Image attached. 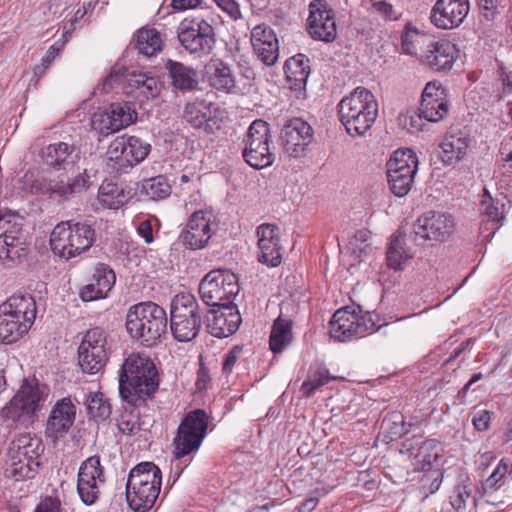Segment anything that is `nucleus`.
Segmentation results:
<instances>
[{"label":"nucleus","instance_id":"obj_12","mask_svg":"<svg viewBox=\"0 0 512 512\" xmlns=\"http://www.w3.org/2000/svg\"><path fill=\"white\" fill-rule=\"evenodd\" d=\"M242 156L245 162L254 169L270 167L275 161L271 149L272 136L269 124L261 119L253 121L243 140Z\"/></svg>","mask_w":512,"mask_h":512},{"label":"nucleus","instance_id":"obj_28","mask_svg":"<svg viewBox=\"0 0 512 512\" xmlns=\"http://www.w3.org/2000/svg\"><path fill=\"white\" fill-rule=\"evenodd\" d=\"M116 282L113 269L105 263H97L93 268L89 283L79 291V297L85 302L104 299Z\"/></svg>","mask_w":512,"mask_h":512},{"label":"nucleus","instance_id":"obj_20","mask_svg":"<svg viewBox=\"0 0 512 512\" xmlns=\"http://www.w3.org/2000/svg\"><path fill=\"white\" fill-rule=\"evenodd\" d=\"M216 231L215 217L209 210H197L191 214L179 235L184 247L191 250L202 249Z\"/></svg>","mask_w":512,"mask_h":512},{"label":"nucleus","instance_id":"obj_23","mask_svg":"<svg viewBox=\"0 0 512 512\" xmlns=\"http://www.w3.org/2000/svg\"><path fill=\"white\" fill-rule=\"evenodd\" d=\"M469 12V0H437L429 18L436 28L452 30L464 22Z\"/></svg>","mask_w":512,"mask_h":512},{"label":"nucleus","instance_id":"obj_14","mask_svg":"<svg viewBox=\"0 0 512 512\" xmlns=\"http://www.w3.org/2000/svg\"><path fill=\"white\" fill-rule=\"evenodd\" d=\"M239 290L238 277L226 269L210 271L199 284L202 301L213 308L233 304Z\"/></svg>","mask_w":512,"mask_h":512},{"label":"nucleus","instance_id":"obj_16","mask_svg":"<svg viewBox=\"0 0 512 512\" xmlns=\"http://www.w3.org/2000/svg\"><path fill=\"white\" fill-rule=\"evenodd\" d=\"M110 345L108 334L100 327H94L86 331L78 347V361L83 372L96 374L106 365Z\"/></svg>","mask_w":512,"mask_h":512},{"label":"nucleus","instance_id":"obj_35","mask_svg":"<svg viewBox=\"0 0 512 512\" xmlns=\"http://www.w3.org/2000/svg\"><path fill=\"white\" fill-rule=\"evenodd\" d=\"M45 163L55 169L68 170L79 159L74 145L66 142L53 143L42 150Z\"/></svg>","mask_w":512,"mask_h":512},{"label":"nucleus","instance_id":"obj_50","mask_svg":"<svg viewBox=\"0 0 512 512\" xmlns=\"http://www.w3.org/2000/svg\"><path fill=\"white\" fill-rule=\"evenodd\" d=\"M0 229L2 230V233L0 234V237H7L9 238H26L23 229L22 224L18 222V218L13 215L4 216L0 218Z\"/></svg>","mask_w":512,"mask_h":512},{"label":"nucleus","instance_id":"obj_41","mask_svg":"<svg viewBox=\"0 0 512 512\" xmlns=\"http://www.w3.org/2000/svg\"><path fill=\"white\" fill-rule=\"evenodd\" d=\"M469 147L468 139L459 134L447 135L440 144L442 161L455 164L465 157Z\"/></svg>","mask_w":512,"mask_h":512},{"label":"nucleus","instance_id":"obj_6","mask_svg":"<svg viewBox=\"0 0 512 512\" xmlns=\"http://www.w3.org/2000/svg\"><path fill=\"white\" fill-rule=\"evenodd\" d=\"M44 451L42 441L31 433L15 437L7 451L5 475L15 481L32 479L38 471L39 457Z\"/></svg>","mask_w":512,"mask_h":512},{"label":"nucleus","instance_id":"obj_39","mask_svg":"<svg viewBox=\"0 0 512 512\" xmlns=\"http://www.w3.org/2000/svg\"><path fill=\"white\" fill-rule=\"evenodd\" d=\"M431 39L411 24L405 26L401 35V49L406 55L415 57L419 62Z\"/></svg>","mask_w":512,"mask_h":512},{"label":"nucleus","instance_id":"obj_55","mask_svg":"<svg viewBox=\"0 0 512 512\" xmlns=\"http://www.w3.org/2000/svg\"><path fill=\"white\" fill-rule=\"evenodd\" d=\"M506 0H476L477 6L487 20H494L505 7Z\"/></svg>","mask_w":512,"mask_h":512},{"label":"nucleus","instance_id":"obj_33","mask_svg":"<svg viewBox=\"0 0 512 512\" xmlns=\"http://www.w3.org/2000/svg\"><path fill=\"white\" fill-rule=\"evenodd\" d=\"M76 416V407L68 397L62 398L53 406L46 423L48 437L58 439L68 433Z\"/></svg>","mask_w":512,"mask_h":512},{"label":"nucleus","instance_id":"obj_47","mask_svg":"<svg viewBox=\"0 0 512 512\" xmlns=\"http://www.w3.org/2000/svg\"><path fill=\"white\" fill-rule=\"evenodd\" d=\"M183 118L194 128H203L206 132L212 131V127L208 123L207 107L203 102H193L186 104Z\"/></svg>","mask_w":512,"mask_h":512},{"label":"nucleus","instance_id":"obj_4","mask_svg":"<svg viewBox=\"0 0 512 512\" xmlns=\"http://www.w3.org/2000/svg\"><path fill=\"white\" fill-rule=\"evenodd\" d=\"M37 308L29 294H14L0 305V343H14L32 327Z\"/></svg>","mask_w":512,"mask_h":512},{"label":"nucleus","instance_id":"obj_24","mask_svg":"<svg viewBox=\"0 0 512 512\" xmlns=\"http://www.w3.org/2000/svg\"><path fill=\"white\" fill-rule=\"evenodd\" d=\"M455 228L456 222L452 215L428 212L418 219L415 233L425 240L444 242L451 237Z\"/></svg>","mask_w":512,"mask_h":512},{"label":"nucleus","instance_id":"obj_64","mask_svg":"<svg viewBox=\"0 0 512 512\" xmlns=\"http://www.w3.org/2000/svg\"><path fill=\"white\" fill-rule=\"evenodd\" d=\"M201 0H172V6L175 10H187L196 8Z\"/></svg>","mask_w":512,"mask_h":512},{"label":"nucleus","instance_id":"obj_46","mask_svg":"<svg viewBox=\"0 0 512 512\" xmlns=\"http://www.w3.org/2000/svg\"><path fill=\"white\" fill-rule=\"evenodd\" d=\"M26 238L0 237V260L3 262H14L26 255Z\"/></svg>","mask_w":512,"mask_h":512},{"label":"nucleus","instance_id":"obj_10","mask_svg":"<svg viewBox=\"0 0 512 512\" xmlns=\"http://www.w3.org/2000/svg\"><path fill=\"white\" fill-rule=\"evenodd\" d=\"M91 186L87 168L69 181L59 176L35 178L33 172L24 175V188L33 194L48 195L57 201H67L77 194L87 191Z\"/></svg>","mask_w":512,"mask_h":512},{"label":"nucleus","instance_id":"obj_43","mask_svg":"<svg viewBox=\"0 0 512 512\" xmlns=\"http://www.w3.org/2000/svg\"><path fill=\"white\" fill-rule=\"evenodd\" d=\"M292 341V322L279 316L273 323L269 347L273 353L282 352Z\"/></svg>","mask_w":512,"mask_h":512},{"label":"nucleus","instance_id":"obj_63","mask_svg":"<svg viewBox=\"0 0 512 512\" xmlns=\"http://www.w3.org/2000/svg\"><path fill=\"white\" fill-rule=\"evenodd\" d=\"M215 2L233 18H237L239 16L240 11L233 0H215Z\"/></svg>","mask_w":512,"mask_h":512},{"label":"nucleus","instance_id":"obj_26","mask_svg":"<svg viewBox=\"0 0 512 512\" xmlns=\"http://www.w3.org/2000/svg\"><path fill=\"white\" fill-rule=\"evenodd\" d=\"M308 29L315 39L330 42L337 35L336 22L331 9L323 0H314L309 5Z\"/></svg>","mask_w":512,"mask_h":512},{"label":"nucleus","instance_id":"obj_5","mask_svg":"<svg viewBox=\"0 0 512 512\" xmlns=\"http://www.w3.org/2000/svg\"><path fill=\"white\" fill-rule=\"evenodd\" d=\"M162 485L161 470L152 462L136 465L129 473L126 499L136 512H147L155 504Z\"/></svg>","mask_w":512,"mask_h":512},{"label":"nucleus","instance_id":"obj_21","mask_svg":"<svg viewBox=\"0 0 512 512\" xmlns=\"http://www.w3.org/2000/svg\"><path fill=\"white\" fill-rule=\"evenodd\" d=\"M104 483L105 475L100 459L96 456L86 459L78 472L77 492L81 501L86 505L94 504Z\"/></svg>","mask_w":512,"mask_h":512},{"label":"nucleus","instance_id":"obj_40","mask_svg":"<svg viewBox=\"0 0 512 512\" xmlns=\"http://www.w3.org/2000/svg\"><path fill=\"white\" fill-rule=\"evenodd\" d=\"M135 48L145 57L156 56L163 47V40L157 29L142 27L134 35Z\"/></svg>","mask_w":512,"mask_h":512},{"label":"nucleus","instance_id":"obj_57","mask_svg":"<svg viewBox=\"0 0 512 512\" xmlns=\"http://www.w3.org/2000/svg\"><path fill=\"white\" fill-rule=\"evenodd\" d=\"M509 462L506 459H501L492 474L486 480V485L489 488L496 487L504 476L508 473Z\"/></svg>","mask_w":512,"mask_h":512},{"label":"nucleus","instance_id":"obj_30","mask_svg":"<svg viewBox=\"0 0 512 512\" xmlns=\"http://www.w3.org/2000/svg\"><path fill=\"white\" fill-rule=\"evenodd\" d=\"M251 44L258 59L267 66L276 63L279 57V44L274 30L259 24L251 31Z\"/></svg>","mask_w":512,"mask_h":512},{"label":"nucleus","instance_id":"obj_8","mask_svg":"<svg viewBox=\"0 0 512 512\" xmlns=\"http://www.w3.org/2000/svg\"><path fill=\"white\" fill-rule=\"evenodd\" d=\"M383 325L377 314L346 306L333 314L329 334L335 341L349 342L371 335Z\"/></svg>","mask_w":512,"mask_h":512},{"label":"nucleus","instance_id":"obj_37","mask_svg":"<svg viewBox=\"0 0 512 512\" xmlns=\"http://www.w3.org/2000/svg\"><path fill=\"white\" fill-rule=\"evenodd\" d=\"M285 74L287 82L292 90L304 89L310 74L308 58L303 54L290 57L285 62Z\"/></svg>","mask_w":512,"mask_h":512},{"label":"nucleus","instance_id":"obj_38","mask_svg":"<svg viewBox=\"0 0 512 512\" xmlns=\"http://www.w3.org/2000/svg\"><path fill=\"white\" fill-rule=\"evenodd\" d=\"M132 198L130 190L123 184L104 181L98 190L99 203L108 209H119Z\"/></svg>","mask_w":512,"mask_h":512},{"label":"nucleus","instance_id":"obj_61","mask_svg":"<svg viewBox=\"0 0 512 512\" xmlns=\"http://www.w3.org/2000/svg\"><path fill=\"white\" fill-rule=\"evenodd\" d=\"M490 420V412L487 410H480L474 414L472 423L476 430L485 431L489 428Z\"/></svg>","mask_w":512,"mask_h":512},{"label":"nucleus","instance_id":"obj_49","mask_svg":"<svg viewBox=\"0 0 512 512\" xmlns=\"http://www.w3.org/2000/svg\"><path fill=\"white\" fill-rule=\"evenodd\" d=\"M87 410L90 417L95 420H104L109 417L111 407L102 393H94L87 399Z\"/></svg>","mask_w":512,"mask_h":512},{"label":"nucleus","instance_id":"obj_32","mask_svg":"<svg viewBox=\"0 0 512 512\" xmlns=\"http://www.w3.org/2000/svg\"><path fill=\"white\" fill-rule=\"evenodd\" d=\"M241 323V316L233 304L217 306L208 315L207 328L211 335L223 338L234 334Z\"/></svg>","mask_w":512,"mask_h":512},{"label":"nucleus","instance_id":"obj_27","mask_svg":"<svg viewBox=\"0 0 512 512\" xmlns=\"http://www.w3.org/2000/svg\"><path fill=\"white\" fill-rule=\"evenodd\" d=\"M449 111L445 87L438 81L428 82L423 90L420 112L430 122H439Z\"/></svg>","mask_w":512,"mask_h":512},{"label":"nucleus","instance_id":"obj_58","mask_svg":"<svg viewBox=\"0 0 512 512\" xmlns=\"http://www.w3.org/2000/svg\"><path fill=\"white\" fill-rule=\"evenodd\" d=\"M372 8L385 20H397L399 17L393 6L385 1L373 3Z\"/></svg>","mask_w":512,"mask_h":512},{"label":"nucleus","instance_id":"obj_9","mask_svg":"<svg viewBox=\"0 0 512 512\" xmlns=\"http://www.w3.org/2000/svg\"><path fill=\"white\" fill-rule=\"evenodd\" d=\"M95 240V232L83 222L64 221L57 224L50 235L51 250L58 257L69 260L87 251Z\"/></svg>","mask_w":512,"mask_h":512},{"label":"nucleus","instance_id":"obj_44","mask_svg":"<svg viewBox=\"0 0 512 512\" xmlns=\"http://www.w3.org/2000/svg\"><path fill=\"white\" fill-rule=\"evenodd\" d=\"M336 379L329 374L328 369L323 366H311L306 380L302 383L300 392L305 397L312 396L321 387L329 383L331 380Z\"/></svg>","mask_w":512,"mask_h":512},{"label":"nucleus","instance_id":"obj_11","mask_svg":"<svg viewBox=\"0 0 512 512\" xmlns=\"http://www.w3.org/2000/svg\"><path fill=\"white\" fill-rule=\"evenodd\" d=\"M202 325V315L195 296L188 292L175 295L171 302L170 328L179 342H189L197 337Z\"/></svg>","mask_w":512,"mask_h":512},{"label":"nucleus","instance_id":"obj_34","mask_svg":"<svg viewBox=\"0 0 512 512\" xmlns=\"http://www.w3.org/2000/svg\"><path fill=\"white\" fill-rule=\"evenodd\" d=\"M208 84L215 90L225 94H238L236 76L229 64L221 59H211L205 66Z\"/></svg>","mask_w":512,"mask_h":512},{"label":"nucleus","instance_id":"obj_62","mask_svg":"<svg viewBox=\"0 0 512 512\" xmlns=\"http://www.w3.org/2000/svg\"><path fill=\"white\" fill-rule=\"evenodd\" d=\"M137 232L146 243L153 242V229L150 221L146 220L141 222L137 228Z\"/></svg>","mask_w":512,"mask_h":512},{"label":"nucleus","instance_id":"obj_52","mask_svg":"<svg viewBox=\"0 0 512 512\" xmlns=\"http://www.w3.org/2000/svg\"><path fill=\"white\" fill-rule=\"evenodd\" d=\"M449 498L452 507L458 512H463L466 510L467 502L471 500V490L467 485L459 484L455 486Z\"/></svg>","mask_w":512,"mask_h":512},{"label":"nucleus","instance_id":"obj_42","mask_svg":"<svg viewBox=\"0 0 512 512\" xmlns=\"http://www.w3.org/2000/svg\"><path fill=\"white\" fill-rule=\"evenodd\" d=\"M166 69L169 71V76L175 88L192 90L197 86V73L194 69L172 60L166 63Z\"/></svg>","mask_w":512,"mask_h":512},{"label":"nucleus","instance_id":"obj_2","mask_svg":"<svg viewBox=\"0 0 512 512\" xmlns=\"http://www.w3.org/2000/svg\"><path fill=\"white\" fill-rule=\"evenodd\" d=\"M379 105L374 94L365 87H357L338 104L340 122L352 137L363 136L375 123Z\"/></svg>","mask_w":512,"mask_h":512},{"label":"nucleus","instance_id":"obj_56","mask_svg":"<svg viewBox=\"0 0 512 512\" xmlns=\"http://www.w3.org/2000/svg\"><path fill=\"white\" fill-rule=\"evenodd\" d=\"M423 118L424 117L421 112H408L400 115L399 120L404 129L410 133H416L422 130Z\"/></svg>","mask_w":512,"mask_h":512},{"label":"nucleus","instance_id":"obj_19","mask_svg":"<svg viewBox=\"0 0 512 512\" xmlns=\"http://www.w3.org/2000/svg\"><path fill=\"white\" fill-rule=\"evenodd\" d=\"M151 146L136 136L127 134L116 137L109 145L107 157L114 162L117 171L126 172L141 163L149 154Z\"/></svg>","mask_w":512,"mask_h":512},{"label":"nucleus","instance_id":"obj_1","mask_svg":"<svg viewBox=\"0 0 512 512\" xmlns=\"http://www.w3.org/2000/svg\"><path fill=\"white\" fill-rule=\"evenodd\" d=\"M159 376L154 362L143 353L130 354L119 371V392L128 403L138 406L158 389Z\"/></svg>","mask_w":512,"mask_h":512},{"label":"nucleus","instance_id":"obj_29","mask_svg":"<svg viewBox=\"0 0 512 512\" xmlns=\"http://www.w3.org/2000/svg\"><path fill=\"white\" fill-rule=\"evenodd\" d=\"M258 237L259 256L262 264L270 267H277L282 261V246L279 239V228L270 223L258 226L256 230Z\"/></svg>","mask_w":512,"mask_h":512},{"label":"nucleus","instance_id":"obj_60","mask_svg":"<svg viewBox=\"0 0 512 512\" xmlns=\"http://www.w3.org/2000/svg\"><path fill=\"white\" fill-rule=\"evenodd\" d=\"M35 512H62L58 498L46 497L37 506Z\"/></svg>","mask_w":512,"mask_h":512},{"label":"nucleus","instance_id":"obj_45","mask_svg":"<svg viewBox=\"0 0 512 512\" xmlns=\"http://www.w3.org/2000/svg\"><path fill=\"white\" fill-rule=\"evenodd\" d=\"M171 191V184L163 175L145 179L141 185V194L154 201L167 198Z\"/></svg>","mask_w":512,"mask_h":512},{"label":"nucleus","instance_id":"obj_22","mask_svg":"<svg viewBox=\"0 0 512 512\" xmlns=\"http://www.w3.org/2000/svg\"><path fill=\"white\" fill-rule=\"evenodd\" d=\"M312 127L300 118H293L286 122L280 132V141L286 154L293 158L305 155L313 141Z\"/></svg>","mask_w":512,"mask_h":512},{"label":"nucleus","instance_id":"obj_7","mask_svg":"<svg viewBox=\"0 0 512 512\" xmlns=\"http://www.w3.org/2000/svg\"><path fill=\"white\" fill-rule=\"evenodd\" d=\"M166 311L156 303L141 302L131 306L126 316L129 335L145 346H153L166 332Z\"/></svg>","mask_w":512,"mask_h":512},{"label":"nucleus","instance_id":"obj_3","mask_svg":"<svg viewBox=\"0 0 512 512\" xmlns=\"http://www.w3.org/2000/svg\"><path fill=\"white\" fill-rule=\"evenodd\" d=\"M47 397L46 388L36 379H24L17 393L0 410V422L7 428L27 426L34 422Z\"/></svg>","mask_w":512,"mask_h":512},{"label":"nucleus","instance_id":"obj_54","mask_svg":"<svg viewBox=\"0 0 512 512\" xmlns=\"http://www.w3.org/2000/svg\"><path fill=\"white\" fill-rule=\"evenodd\" d=\"M118 428L124 435H136L141 430L138 415L127 412L123 413L118 422Z\"/></svg>","mask_w":512,"mask_h":512},{"label":"nucleus","instance_id":"obj_51","mask_svg":"<svg viewBox=\"0 0 512 512\" xmlns=\"http://www.w3.org/2000/svg\"><path fill=\"white\" fill-rule=\"evenodd\" d=\"M481 214L487 218L488 222L492 223H498L504 218L499 207L494 204L487 189H484L483 199L481 201Z\"/></svg>","mask_w":512,"mask_h":512},{"label":"nucleus","instance_id":"obj_53","mask_svg":"<svg viewBox=\"0 0 512 512\" xmlns=\"http://www.w3.org/2000/svg\"><path fill=\"white\" fill-rule=\"evenodd\" d=\"M64 44L65 41L61 43L58 41L49 47L46 54L42 57L41 63L36 65L33 69L34 74L38 78L42 77L46 73L51 63L55 60V58L59 55L60 51L63 49Z\"/></svg>","mask_w":512,"mask_h":512},{"label":"nucleus","instance_id":"obj_31","mask_svg":"<svg viewBox=\"0 0 512 512\" xmlns=\"http://www.w3.org/2000/svg\"><path fill=\"white\" fill-rule=\"evenodd\" d=\"M136 120V112L128 103H113L106 113L95 114L93 125L102 133L117 132Z\"/></svg>","mask_w":512,"mask_h":512},{"label":"nucleus","instance_id":"obj_13","mask_svg":"<svg viewBox=\"0 0 512 512\" xmlns=\"http://www.w3.org/2000/svg\"><path fill=\"white\" fill-rule=\"evenodd\" d=\"M208 415L202 409L190 411L181 421L173 439V455L176 459L196 453L208 429Z\"/></svg>","mask_w":512,"mask_h":512},{"label":"nucleus","instance_id":"obj_59","mask_svg":"<svg viewBox=\"0 0 512 512\" xmlns=\"http://www.w3.org/2000/svg\"><path fill=\"white\" fill-rule=\"evenodd\" d=\"M241 352L242 348L235 346L225 355L222 363V370L224 373L229 374L232 372Z\"/></svg>","mask_w":512,"mask_h":512},{"label":"nucleus","instance_id":"obj_15","mask_svg":"<svg viewBox=\"0 0 512 512\" xmlns=\"http://www.w3.org/2000/svg\"><path fill=\"white\" fill-rule=\"evenodd\" d=\"M388 184L397 197L407 195L418 170V157L410 148H401L393 152L387 162Z\"/></svg>","mask_w":512,"mask_h":512},{"label":"nucleus","instance_id":"obj_18","mask_svg":"<svg viewBox=\"0 0 512 512\" xmlns=\"http://www.w3.org/2000/svg\"><path fill=\"white\" fill-rule=\"evenodd\" d=\"M181 45L191 53L208 54L215 45L212 25L201 17H186L177 28Z\"/></svg>","mask_w":512,"mask_h":512},{"label":"nucleus","instance_id":"obj_48","mask_svg":"<svg viewBox=\"0 0 512 512\" xmlns=\"http://www.w3.org/2000/svg\"><path fill=\"white\" fill-rule=\"evenodd\" d=\"M441 452L440 442L436 439H428L418 448L415 459L421 464L422 468H424L425 466H430L437 462L441 456Z\"/></svg>","mask_w":512,"mask_h":512},{"label":"nucleus","instance_id":"obj_36","mask_svg":"<svg viewBox=\"0 0 512 512\" xmlns=\"http://www.w3.org/2000/svg\"><path fill=\"white\" fill-rule=\"evenodd\" d=\"M415 252L406 243L403 235H393L386 251L387 266L394 271H402L414 258Z\"/></svg>","mask_w":512,"mask_h":512},{"label":"nucleus","instance_id":"obj_25","mask_svg":"<svg viewBox=\"0 0 512 512\" xmlns=\"http://www.w3.org/2000/svg\"><path fill=\"white\" fill-rule=\"evenodd\" d=\"M459 56L460 50L452 41L448 39L431 40L425 52L422 53L420 63L434 71L444 72L452 69Z\"/></svg>","mask_w":512,"mask_h":512},{"label":"nucleus","instance_id":"obj_17","mask_svg":"<svg viewBox=\"0 0 512 512\" xmlns=\"http://www.w3.org/2000/svg\"><path fill=\"white\" fill-rule=\"evenodd\" d=\"M122 81L124 92L140 102L157 97L161 91L160 81L149 73L133 71L124 75L121 70L111 71L103 81V90L107 92Z\"/></svg>","mask_w":512,"mask_h":512}]
</instances>
